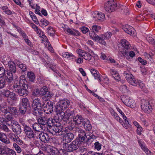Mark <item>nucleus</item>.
Listing matches in <instances>:
<instances>
[{"instance_id":"64","label":"nucleus","mask_w":155,"mask_h":155,"mask_svg":"<svg viewBox=\"0 0 155 155\" xmlns=\"http://www.w3.org/2000/svg\"><path fill=\"white\" fill-rule=\"evenodd\" d=\"M110 72L113 77H114L116 75H117L118 73L116 70L113 69H110Z\"/></svg>"},{"instance_id":"18","label":"nucleus","mask_w":155,"mask_h":155,"mask_svg":"<svg viewBox=\"0 0 155 155\" xmlns=\"http://www.w3.org/2000/svg\"><path fill=\"white\" fill-rule=\"evenodd\" d=\"M8 136L11 140L17 143L18 144H21L23 143L22 141L20 139L17 134L10 133L8 134Z\"/></svg>"},{"instance_id":"63","label":"nucleus","mask_w":155,"mask_h":155,"mask_svg":"<svg viewBox=\"0 0 155 155\" xmlns=\"http://www.w3.org/2000/svg\"><path fill=\"white\" fill-rule=\"evenodd\" d=\"M50 146V145H45V146L42 147H41V149L43 151L48 153V149H49Z\"/></svg>"},{"instance_id":"19","label":"nucleus","mask_w":155,"mask_h":155,"mask_svg":"<svg viewBox=\"0 0 155 155\" xmlns=\"http://www.w3.org/2000/svg\"><path fill=\"white\" fill-rule=\"evenodd\" d=\"M64 135V138L63 140V143L70 142L74 137V134L71 132L66 133Z\"/></svg>"},{"instance_id":"62","label":"nucleus","mask_w":155,"mask_h":155,"mask_svg":"<svg viewBox=\"0 0 155 155\" xmlns=\"http://www.w3.org/2000/svg\"><path fill=\"white\" fill-rule=\"evenodd\" d=\"M7 150L4 148L2 147L0 149V155H6Z\"/></svg>"},{"instance_id":"54","label":"nucleus","mask_w":155,"mask_h":155,"mask_svg":"<svg viewBox=\"0 0 155 155\" xmlns=\"http://www.w3.org/2000/svg\"><path fill=\"white\" fill-rule=\"evenodd\" d=\"M13 146L18 153H20L21 152V148L16 143H14Z\"/></svg>"},{"instance_id":"34","label":"nucleus","mask_w":155,"mask_h":155,"mask_svg":"<svg viewBox=\"0 0 155 155\" xmlns=\"http://www.w3.org/2000/svg\"><path fill=\"white\" fill-rule=\"evenodd\" d=\"M0 140L6 144L10 143V141L7 138L6 134L2 132H0Z\"/></svg>"},{"instance_id":"42","label":"nucleus","mask_w":155,"mask_h":155,"mask_svg":"<svg viewBox=\"0 0 155 155\" xmlns=\"http://www.w3.org/2000/svg\"><path fill=\"white\" fill-rule=\"evenodd\" d=\"M28 107L23 105L19 104L18 106V112L19 114H20L21 115H24L25 114Z\"/></svg>"},{"instance_id":"37","label":"nucleus","mask_w":155,"mask_h":155,"mask_svg":"<svg viewBox=\"0 0 155 155\" xmlns=\"http://www.w3.org/2000/svg\"><path fill=\"white\" fill-rule=\"evenodd\" d=\"M65 114H66L70 118V119H71V121H72V119L75 115L74 110L72 109L71 108H69V107L67 109L65 112Z\"/></svg>"},{"instance_id":"23","label":"nucleus","mask_w":155,"mask_h":155,"mask_svg":"<svg viewBox=\"0 0 155 155\" xmlns=\"http://www.w3.org/2000/svg\"><path fill=\"white\" fill-rule=\"evenodd\" d=\"M72 120L75 124L79 125L81 123L82 124L83 122L84 121V119L81 115L76 114L74 116Z\"/></svg>"},{"instance_id":"29","label":"nucleus","mask_w":155,"mask_h":155,"mask_svg":"<svg viewBox=\"0 0 155 155\" xmlns=\"http://www.w3.org/2000/svg\"><path fill=\"white\" fill-rule=\"evenodd\" d=\"M97 137L94 135L93 134L91 133L90 134L87 135L85 143L88 145H90L93 141Z\"/></svg>"},{"instance_id":"44","label":"nucleus","mask_w":155,"mask_h":155,"mask_svg":"<svg viewBox=\"0 0 155 155\" xmlns=\"http://www.w3.org/2000/svg\"><path fill=\"white\" fill-rule=\"evenodd\" d=\"M0 8L3 12L7 15H10L13 14L12 12L8 8L7 6H3Z\"/></svg>"},{"instance_id":"60","label":"nucleus","mask_w":155,"mask_h":155,"mask_svg":"<svg viewBox=\"0 0 155 155\" xmlns=\"http://www.w3.org/2000/svg\"><path fill=\"white\" fill-rule=\"evenodd\" d=\"M7 122L6 119L3 117H0V124L2 125L7 124Z\"/></svg>"},{"instance_id":"20","label":"nucleus","mask_w":155,"mask_h":155,"mask_svg":"<svg viewBox=\"0 0 155 155\" xmlns=\"http://www.w3.org/2000/svg\"><path fill=\"white\" fill-rule=\"evenodd\" d=\"M6 74L3 77L4 79L8 83L11 82L13 80V77L15 73H13L8 70L5 71Z\"/></svg>"},{"instance_id":"2","label":"nucleus","mask_w":155,"mask_h":155,"mask_svg":"<svg viewBox=\"0 0 155 155\" xmlns=\"http://www.w3.org/2000/svg\"><path fill=\"white\" fill-rule=\"evenodd\" d=\"M44 102L43 101L42 103L41 99L38 98L33 100L32 106L34 109V114L36 116L39 117L40 115L41 116L43 114L41 108H43L44 106Z\"/></svg>"},{"instance_id":"3","label":"nucleus","mask_w":155,"mask_h":155,"mask_svg":"<svg viewBox=\"0 0 155 155\" xmlns=\"http://www.w3.org/2000/svg\"><path fill=\"white\" fill-rule=\"evenodd\" d=\"M41 97L42 100L45 102L50 99L54 95V94L48 90L47 86H44L41 88Z\"/></svg>"},{"instance_id":"26","label":"nucleus","mask_w":155,"mask_h":155,"mask_svg":"<svg viewBox=\"0 0 155 155\" xmlns=\"http://www.w3.org/2000/svg\"><path fill=\"white\" fill-rule=\"evenodd\" d=\"M131 50H128L123 52L121 56L125 57L127 60L130 59V57L133 58L135 55V54L134 51H130Z\"/></svg>"},{"instance_id":"52","label":"nucleus","mask_w":155,"mask_h":155,"mask_svg":"<svg viewBox=\"0 0 155 155\" xmlns=\"http://www.w3.org/2000/svg\"><path fill=\"white\" fill-rule=\"evenodd\" d=\"M6 81L3 77L0 78V89L4 88L6 85Z\"/></svg>"},{"instance_id":"30","label":"nucleus","mask_w":155,"mask_h":155,"mask_svg":"<svg viewBox=\"0 0 155 155\" xmlns=\"http://www.w3.org/2000/svg\"><path fill=\"white\" fill-rule=\"evenodd\" d=\"M135 82L137 84L135 85H133L134 86H137V85L139 86V87L146 93H147L148 92V90L147 88L145 87V84L143 83V81L140 80H136L135 79Z\"/></svg>"},{"instance_id":"25","label":"nucleus","mask_w":155,"mask_h":155,"mask_svg":"<svg viewBox=\"0 0 155 155\" xmlns=\"http://www.w3.org/2000/svg\"><path fill=\"white\" fill-rule=\"evenodd\" d=\"M8 65L9 69L8 71L13 73H15L17 71L16 61L15 62L13 61H9L8 62Z\"/></svg>"},{"instance_id":"28","label":"nucleus","mask_w":155,"mask_h":155,"mask_svg":"<svg viewBox=\"0 0 155 155\" xmlns=\"http://www.w3.org/2000/svg\"><path fill=\"white\" fill-rule=\"evenodd\" d=\"M38 124L40 125V127L42 129L43 126L47 124L48 118L46 117H41L37 119Z\"/></svg>"},{"instance_id":"13","label":"nucleus","mask_w":155,"mask_h":155,"mask_svg":"<svg viewBox=\"0 0 155 155\" xmlns=\"http://www.w3.org/2000/svg\"><path fill=\"white\" fill-rule=\"evenodd\" d=\"M121 100L123 103L126 106L131 108L134 107V101L130 99L129 97L124 95L121 97Z\"/></svg>"},{"instance_id":"35","label":"nucleus","mask_w":155,"mask_h":155,"mask_svg":"<svg viewBox=\"0 0 155 155\" xmlns=\"http://www.w3.org/2000/svg\"><path fill=\"white\" fill-rule=\"evenodd\" d=\"M91 72L94 77L95 79L97 80L99 82L101 81V79L100 77V74L97 70L94 69H91Z\"/></svg>"},{"instance_id":"39","label":"nucleus","mask_w":155,"mask_h":155,"mask_svg":"<svg viewBox=\"0 0 155 155\" xmlns=\"http://www.w3.org/2000/svg\"><path fill=\"white\" fill-rule=\"evenodd\" d=\"M63 57L67 59L68 60L74 59L76 58L75 56L72 54L68 52H63L62 53Z\"/></svg>"},{"instance_id":"56","label":"nucleus","mask_w":155,"mask_h":155,"mask_svg":"<svg viewBox=\"0 0 155 155\" xmlns=\"http://www.w3.org/2000/svg\"><path fill=\"white\" fill-rule=\"evenodd\" d=\"M10 108V106H4L3 107V110H2V112L4 113L7 114L9 113Z\"/></svg>"},{"instance_id":"36","label":"nucleus","mask_w":155,"mask_h":155,"mask_svg":"<svg viewBox=\"0 0 155 155\" xmlns=\"http://www.w3.org/2000/svg\"><path fill=\"white\" fill-rule=\"evenodd\" d=\"M12 129L13 132L17 135L20 134L21 132V126L19 124L12 126Z\"/></svg>"},{"instance_id":"14","label":"nucleus","mask_w":155,"mask_h":155,"mask_svg":"<svg viewBox=\"0 0 155 155\" xmlns=\"http://www.w3.org/2000/svg\"><path fill=\"white\" fill-rule=\"evenodd\" d=\"M120 43L122 47L123 51H120L119 54L120 55L122 54L123 52L128 50H131V45L129 42L125 39H124L121 41Z\"/></svg>"},{"instance_id":"16","label":"nucleus","mask_w":155,"mask_h":155,"mask_svg":"<svg viewBox=\"0 0 155 155\" xmlns=\"http://www.w3.org/2000/svg\"><path fill=\"white\" fill-rule=\"evenodd\" d=\"M92 30L89 32V35L90 37L93 40V37H94L95 35L98 36L95 33L98 32L101 29V27L99 26L95 25L92 26Z\"/></svg>"},{"instance_id":"9","label":"nucleus","mask_w":155,"mask_h":155,"mask_svg":"<svg viewBox=\"0 0 155 155\" xmlns=\"http://www.w3.org/2000/svg\"><path fill=\"white\" fill-rule=\"evenodd\" d=\"M57 124V125H55L56 126L52 127V131L51 132V133L56 136H60L64 135L62 126L59 122Z\"/></svg>"},{"instance_id":"15","label":"nucleus","mask_w":155,"mask_h":155,"mask_svg":"<svg viewBox=\"0 0 155 155\" xmlns=\"http://www.w3.org/2000/svg\"><path fill=\"white\" fill-rule=\"evenodd\" d=\"M124 74L125 77V78L127 81L130 84L132 85H135L137 84L135 82V81H136V79L129 71H124Z\"/></svg>"},{"instance_id":"33","label":"nucleus","mask_w":155,"mask_h":155,"mask_svg":"<svg viewBox=\"0 0 155 155\" xmlns=\"http://www.w3.org/2000/svg\"><path fill=\"white\" fill-rule=\"evenodd\" d=\"M7 98L8 99V102L9 104H10V101L12 102H15L18 100L17 95L13 91H11Z\"/></svg>"},{"instance_id":"4","label":"nucleus","mask_w":155,"mask_h":155,"mask_svg":"<svg viewBox=\"0 0 155 155\" xmlns=\"http://www.w3.org/2000/svg\"><path fill=\"white\" fill-rule=\"evenodd\" d=\"M70 105V101L67 99H64L59 101L55 107L57 113H60L64 111Z\"/></svg>"},{"instance_id":"38","label":"nucleus","mask_w":155,"mask_h":155,"mask_svg":"<svg viewBox=\"0 0 155 155\" xmlns=\"http://www.w3.org/2000/svg\"><path fill=\"white\" fill-rule=\"evenodd\" d=\"M9 113L15 116H18L19 115L18 110L16 107L10 106Z\"/></svg>"},{"instance_id":"1","label":"nucleus","mask_w":155,"mask_h":155,"mask_svg":"<svg viewBox=\"0 0 155 155\" xmlns=\"http://www.w3.org/2000/svg\"><path fill=\"white\" fill-rule=\"evenodd\" d=\"M19 85L14 84L13 87L15 91L20 96L25 97L28 93L27 90L28 86L27 84V81L24 75H21L20 77Z\"/></svg>"},{"instance_id":"21","label":"nucleus","mask_w":155,"mask_h":155,"mask_svg":"<svg viewBox=\"0 0 155 155\" xmlns=\"http://www.w3.org/2000/svg\"><path fill=\"white\" fill-rule=\"evenodd\" d=\"M123 29L127 33L132 36L134 35L135 30L132 26L127 25L123 27Z\"/></svg>"},{"instance_id":"8","label":"nucleus","mask_w":155,"mask_h":155,"mask_svg":"<svg viewBox=\"0 0 155 155\" xmlns=\"http://www.w3.org/2000/svg\"><path fill=\"white\" fill-rule=\"evenodd\" d=\"M117 7V4L113 0H108L105 5L104 8L107 12L110 13L114 11Z\"/></svg>"},{"instance_id":"17","label":"nucleus","mask_w":155,"mask_h":155,"mask_svg":"<svg viewBox=\"0 0 155 155\" xmlns=\"http://www.w3.org/2000/svg\"><path fill=\"white\" fill-rule=\"evenodd\" d=\"M38 137L40 140L42 142L45 143H48L50 141V137L48 134L44 132L40 133Z\"/></svg>"},{"instance_id":"45","label":"nucleus","mask_w":155,"mask_h":155,"mask_svg":"<svg viewBox=\"0 0 155 155\" xmlns=\"http://www.w3.org/2000/svg\"><path fill=\"white\" fill-rule=\"evenodd\" d=\"M27 76L30 81L33 82L35 81V75L34 73L32 72H28Z\"/></svg>"},{"instance_id":"59","label":"nucleus","mask_w":155,"mask_h":155,"mask_svg":"<svg viewBox=\"0 0 155 155\" xmlns=\"http://www.w3.org/2000/svg\"><path fill=\"white\" fill-rule=\"evenodd\" d=\"M110 113L114 117V118L116 119L119 116L115 112V111L111 109L110 110Z\"/></svg>"},{"instance_id":"10","label":"nucleus","mask_w":155,"mask_h":155,"mask_svg":"<svg viewBox=\"0 0 155 155\" xmlns=\"http://www.w3.org/2000/svg\"><path fill=\"white\" fill-rule=\"evenodd\" d=\"M24 134L28 139H34L35 137L38 139V137L35 136V134L32 129L29 126H27L23 128Z\"/></svg>"},{"instance_id":"43","label":"nucleus","mask_w":155,"mask_h":155,"mask_svg":"<svg viewBox=\"0 0 155 155\" xmlns=\"http://www.w3.org/2000/svg\"><path fill=\"white\" fill-rule=\"evenodd\" d=\"M139 144L141 149L145 152L147 155H152L151 152L147 148L145 145L139 142Z\"/></svg>"},{"instance_id":"5","label":"nucleus","mask_w":155,"mask_h":155,"mask_svg":"<svg viewBox=\"0 0 155 155\" xmlns=\"http://www.w3.org/2000/svg\"><path fill=\"white\" fill-rule=\"evenodd\" d=\"M68 143H63V147L68 152H71L76 150L79 147L80 144L77 139H75L70 144Z\"/></svg>"},{"instance_id":"41","label":"nucleus","mask_w":155,"mask_h":155,"mask_svg":"<svg viewBox=\"0 0 155 155\" xmlns=\"http://www.w3.org/2000/svg\"><path fill=\"white\" fill-rule=\"evenodd\" d=\"M29 87H31V91L32 92V95L33 96L37 97L39 95H41V89L39 90V89L35 88H31L30 86Z\"/></svg>"},{"instance_id":"49","label":"nucleus","mask_w":155,"mask_h":155,"mask_svg":"<svg viewBox=\"0 0 155 155\" xmlns=\"http://www.w3.org/2000/svg\"><path fill=\"white\" fill-rule=\"evenodd\" d=\"M72 127V126H68L65 127H63V131L64 135L66 133L70 132V131H71L73 129Z\"/></svg>"},{"instance_id":"24","label":"nucleus","mask_w":155,"mask_h":155,"mask_svg":"<svg viewBox=\"0 0 155 155\" xmlns=\"http://www.w3.org/2000/svg\"><path fill=\"white\" fill-rule=\"evenodd\" d=\"M59 122L57 121L55 119L52 118H50L49 119H48L46 125H47V127L51 129L52 127H53L55 125H57V124Z\"/></svg>"},{"instance_id":"11","label":"nucleus","mask_w":155,"mask_h":155,"mask_svg":"<svg viewBox=\"0 0 155 155\" xmlns=\"http://www.w3.org/2000/svg\"><path fill=\"white\" fill-rule=\"evenodd\" d=\"M54 104V102L50 101L48 102L46 104L44 102L43 107L44 112L47 114L52 113L53 110Z\"/></svg>"},{"instance_id":"55","label":"nucleus","mask_w":155,"mask_h":155,"mask_svg":"<svg viewBox=\"0 0 155 155\" xmlns=\"http://www.w3.org/2000/svg\"><path fill=\"white\" fill-rule=\"evenodd\" d=\"M6 155H16V152L13 150L8 148L7 151Z\"/></svg>"},{"instance_id":"31","label":"nucleus","mask_w":155,"mask_h":155,"mask_svg":"<svg viewBox=\"0 0 155 155\" xmlns=\"http://www.w3.org/2000/svg\"><path fill=\"white\" fill-rule=\"evenodd\" d=\"M64 31H66L67 34L74 36H79L80 35V33L78 30L75 29H71L69 28H65Z\"/></svg>"},{"instance_id":"48","label":"nucleus","mask_w":155,"mask_h":155,"mask_svg":"<svg viewBox=\"0 0 155 155\" xmlns=\"http://www.w3.org/2000/svg\"><path fill=\"white\" fill-rule=\"evenodd\" d=\"M82 57L85 60L89 61L91 59L92 56L89 53L85 51Z\"/></svg>"},{"instance_id":"22","label":"nucleus","mask_w":155,"mask_h":155,"mask_svg":"<svg viewBox=\"0 0 155 155\" xmlns=\"http://www.w3.org/2000/svg\"><path fill=\"white\" fill-rule=\"evenodd\" d=\"M57 113L59 114L58 119L59 120L65 122L66 123H69V120L70 119V118L66 114H65V112L62 111L60 113Z\"/></svg>"},{"instance_id":"7","label":"nucleus","mask_w":155,"mask_h":155,"mask_svg":"<svg viewBox=\"0 0 155 155\" xmlns=\"http://www.w3.org/2000/svg\"><path fill=\"white\" fill-rule=\"evenodd\" d=\"M152 101L149 102L148 100H143L141 104V108L145 113H150L152 110V105L150 104Z\"/></svg>"},{"instance_id":"50","label":"nucleus","mask_w":155,"mask_h":155,"mask_svg":"<svg viewBox=\"0 0 155 155\" xmlns=\"http://www.w3.org/2000/svg\"><path fill=\"white\" fill-rule=\"evenodd\" d=\"M94 149L99 151L101 148L102 145L101 143H99L98 141H97L94 143Z\"/></svg>"},{"instance_id":"47","label":"nucleus","mask_w":155,"mask_h":155,"mask_svg":"<svg viewBox=\"0 0 155 155\" xmlns=\"http://www.w3.org/2000/svg\"><path fill=\"white\" fill-rule=\"evenodd\" d=\"M47 31L48 34L50 36L52 37L54 36L55 31L52 27H49L47 29Z\"/></svg>"},{"instance_id":"46","label":"nucleus","mask_w":155,"mask_h":155,"mask_svg":"<svg viewBox=\"0 0 155 155\" xmlns=\"http://www.w3.org/2000/svg\"><path fill=\"white\" fill-rule=\"evenodd\" d=\"M19 104L23 105L28 107L29 106V101L28 99L26 97L23 98L22 100L21 104Z\"/></svg>"},{"instance_id":"40","label":"nucleus","mask_w":155,"mask_h":155,"mask_svg":"<svg viewBox=\"0 0 155 155\" xmlns=\"http://www.w3.org/2000/svg\"><path fill=\"white\" fill-rule=\"evenodd\" d=\"M16 64L22 72H24L26 71L27 67L26 65L23 63H21L19 60H16Z\"/></svg>"},{"instance_id":"61","label":"nucleus","mask_w":155,"mask_h":155,"mask_svg":"<svg viewBox=\"0 0 155 155\" xmlns=\"http://www.w3.org/2000/svg\"><path fill=\"white\" fill-rule=\"evenodd\" d=\"M39 125L38 123L36 124H34L32 125V128L34 130L36 131H40L39 129Z\"/></svg>"},{"instance_id":"53","label":"nucleus","mask_w":155,"mask_h":155,"mask_svg":"<svg viewBox=\"0 0 155 155\" xmlns=\"http://www.w3.org/2000/svg\"><path fill=\"white\" fill-rule=\"evenodd\" d=\"M6 71L4 66L2 64L0 65V78L3 77L5 74Z\"/></svg>"},{"instance_id":"51","label":"nucleus","mask_w":155,"mask_h":155,"mask_svg":"<svg viewBox=\"0 0 155 155\" xmlns=\"http://www.w3.org/2000/svg\"><path fill=\"white\" fill-rule=\"evenodd\" d=\"M11 91L8 89H4L2 90V94L4 97L8 98L10 94L11 93Z\"/></svg>"},{"instance_id":"58","label":"nucleus","mask_w":155,"mask_h":155,"mask_svg":"<svg viewBox=\"0 0 155 155\" xmlns=\"http://www.w3.org/2000/svg\"><path fill=\"white\" fill-rule=\"evenodd\" d=\"M40 21L41 24L45 26H47L49 24L48 21L44 18L41 19Z\"/></svg>"},{"instance_id":"57","label":"nucleus","mask_w":155,"mask_h":155,"mask_svg":"<svg viewBox=\"0 0 155 155\" xmlns=\"http://www.w3.org/2000/svg\"><path fill=\"white\" fill-rule=\"evenodd\" d=\"M5 117L7 122L10 121L12 119V115L10 113H8L7 114H6L5 115Z\"/></svg>"},{"instance_id":"32","label":"nucleus","mask_w":155,"mask_h":155,"mask_svg":"<svg viewBox=\"0 0 155 155\" xmlns=\"http://www.w3.org/2000/svg\"><path fill=\"white\" fill-rule=\"evenodd\" d=\"M82 124L86 131H89L91 130L92 127L88 119L85 118L84 121L83 122Z\"/></svg>"},{"instance_id":"27","label":"nucleus","mask_w":155,"mask_h":155,"mask_svg":"<svg viewBox=\"0 0 155 155\" xmlns=\"http://www.w3.org/2000/svg\"><path fill=\"white\" fill-rule=\"evenodd\" d=\"M94 13V15H93V17L96 18V20H98L103 21L104 19L105 15L104 13L97 11H95Z\"/></svg>"},{"instance_id":"6","label":"nucleus","mask_w":155,"mask_h":155,"mask_svg":"<svg viewBox=\"0 0 155 155\" xmlns=\"http://www.w3.org/2000/svg\"><path fill=\"white\" fill-rule=\"evenodd\" d=\"M112 35V33L110 32H107L104 34L99 36L95 35L93 37V40L103 45H105L106 42L105 40L110 38Z\"/></svg>"},{"instance_id":"12","label":"nucleus","mask_w":155,"mask_h":155,"mask_svg":"<svg viewBox=\"0 0 155 155\" xmlns=\"http://www.w3.org/2000/svg\"><path fill=\"white\" fill-rule=\"evenodd\" d=\"M78 133V141L79 142V143L80 144L81 142L84 143H85L87 135L85 131L82 130H80L78 128L76 127L75 128Z\"/></svg>"}]
</instances>
